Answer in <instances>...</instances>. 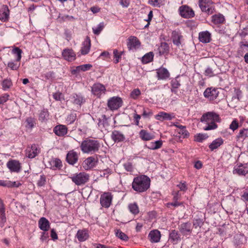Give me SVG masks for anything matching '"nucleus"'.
Segmentation results:
<instances>
[{"instance_id":"dca6fc26","label":"nucleus","mask_w":248,"mask_h":248,"mask_svg":"<svg viewBox=\"0 0 248 248\" xmlns=\"http://www.w3.org/2000/svg\"><path fill=\"white\" fill-rule=\"evenodd\" d=\"M53 132L57 136L62 137L67 133V128L64 125L59 124L54 127Z\"/></svg>"},{"instance_id":"37998d69","label":"nucleus","mask_w":248,"mask_h":248,"mask_svg":"<svg viewBox=\"0 0 248 248\" xmlns=\"http://www.w3.org/2000/svg\"><path fill=\"white\" fill-rule=\"evenodd\" d=\"M20 65V62L16 61V60L14 62H9L7 66L12 70H17Z\"/></svg>"},{"instance_id":"09e8293b","label":"nucleus","mask_w":248,"mask_h":248,"mask_svg":"<svg viewBox=\"0 0 248 248\" xmlns=\"http://www.w3.org/2000/svg\"><path fill=\"white\" fill-rule=\"evenodd\" d=\"M104 27V24L103 22L100 23L96 27L93 28V31L94 34L98 35L101 31L103 30Z\"/></svg>"},{"instance_id":"412c9836","label":"nucleus","mask_w":248,"mask_h":248,"mask_svg":"<svg viewBox=\"0 0 248 248\" xmlns=\"http://www.w3.org/2000/svg\"><path fill=\"white\" fill-rule=\"evenodd\" d=\"M76 237L79 242H83L88 239L89 235L87 230H79L77 232Z\"/></svg>"},{"instance_id":"6e6552de","label":"nucleus","mask_w":248,"mask_h":248,"mask_svg":"<svg viewBox=\"0 0 248 248\" xmlns=\"http://www.w3.org/2000/svg\"><path fill=\"white\" fill-rule=\"evenodd\" d=\"M98 162L97 156L87 158L83 162V167L85 170H89L96 166Z\"/></svg>"},{"instance_id":"1a4fd4ad","label":"nucleus","mask_w":248,"mask_h":248,"mask_svg":"<svg viewBox=\"0 0 248 248\" xmlns=\"http://www.w3.org/2000/svg\"><path fill=\"white\" fill-rule=\"evenodd\" d=\"M218 94L217 89L212 87L207 88L203 93L204 96L210 101L216 99Z\"/></svg>"},{"instance_id":"052dcab7","label":"nucleus","mask_w":248,"mask_h":248,"mask_svg":"<svg viewBox=\"0 0 248 248\" xmlns=\"http://www.w3.org/2000/svg\"><path fill=\"white\" fill-rule=\"evenodd\" d=\"M178 133L180 134H181V136L183 138H186L188 137L189 136V133L188 132V131H187L186 130V126L184 127V128H182V129L179 130V131H178Z\"/></svg>"},{"instance_id":"8fccbe9b","label":"nucleus","mask_w":248,"mask_h":248,"mask_svg":"<svg viewBox=\"0 0 248 248\" xmlns=\"http://www.w3.org/2000/svg\"><path fill=\"white\" fill-rule=\"evenodd\" d=\"M245 240V237L243 235H236L234 236V244L239 246L243 243Z\"/></svg>"},{"instance_id":"de8ad7c7","label":"nucleus","mask_w":248,"mask_h":248,"mask_svg":"<svg viewBox=\"0 0 248 248\" xmlns=\"http://www.w3.org/2000/svg\"><path fill=\"white\" fill-rule=\"evenodd\" d=\"M171 85L172 87L171 92L176 93L177 92L176 89L180 86V83L176 79H175L171 80Z\"/></svg>"},{"instance_id":"2eb2a0df","label":"nucleus","mask_w":248,"mask_h":248,"mask_svg":"<svg viewBox=\"0 0 248 248\" xmlns=\"http://www.w3.org/2000/svg\"><path fill=\"white\" fill-rule=\"evenodd\" d=\"M7 167L11 171L13 172H18L21 169L20 163L16 160L9 161L7 163Z\"/></svg>"},{"instance_id":"9b49d317","label":"nucleus","mask_w":248,"mask_h":248,"mask_svg":"<svg viewBox=\"0 0 248 248\" xmlns=\"http://www.w3.org/2000/svg\"><path fill=\"white\" fill-rule=\"evenodd\" d=\"M127 46L129 50L137 49L140 47V43L136 37L130 36L128 39Z\"/></svg>"},{"instance_id":"ddd939ff","label":"nucleus","mask_w":248,"mask_h":248,"mask_svg":"<svg viewBox=\"0 0 248 248\" xmlns=\"http://www.w3.org/2000/svg\"><path fill=\"white\" fill-rule=\"evenodd\" d=\"M78 156L77 153L73 150L68 152L66 155V160L67 163L70 165H74L78 160Z\"/></svg>"},{"instance_id":"864d4df0","label":"nucleus","mask_w":248,"mask_h":248,"mask_svg":"<svg viewBox=\"0 0 248 248\" xmlns=\"http://www.w3.org/2000/svg\"><path fill=\"white\" fill-rule=\"evenodd\" d=\"M208 137L206 134H198L195 136V140L197 142H202Z\"/></svg>"},{"instance_id":"473e14b6","label":"nucleus","mask_w":248,"mask_h":248,"mask_svg":"<svg viewBox=\"0 0 248 248\" xmlns=\"http://www.w3.org/2000/svg\"><path fill=\"white\" fill-rule=\"evenodd\" d=\"M223 143V140L221 138H218L212 141V142L209 145V148L211 151L218 148Z\"/></svg>"},{"instance_id":"13d9d810","label":"nucleus","mask_w":248,"mask_h":248,"mask_svg":"<svg viewBox=\"0 0 248 248\" xmlns=\"http://www.w3.org/2000/svg\"><path fill=\"white\" fill-rule=\"evenodd\" d=\"M239 127V124L236 119H234L229 126V128L233 131L236 130Z\"/></svg>"},{"instance_id":"c9c22d12","label":"nucleus","mask_w":248,"mask_h":248,"mask_svg":"<svg viewBox=\"0 0 248 248\" xmlns=\"http://www.w3.org/2000/svg\"><path fill=\"white\" fill-rule=\"evenodd\" d=\"M50 168L55 170L60 169L62 166V163L60 159L58 158L52 159L49 161Z\"/></svg>"},{"instance_id":"338daca9","label":"nucleus","mask_w":248,"mask_h":248,"mask_svg":"<svg viewBox=\"0 0 248 248\" xmlns=\"http://www.w3.org/2000/svg\"><path fill=\"white\" fill-rule=\"evenodd\" d=\"M148 3L154 6L159 7L161 0H149Z\"/></svg>"},{"instance_id":"c756f323","label":"nucleus","mask_w":248,"mask_h":248,"mask_svg":"<svg viewBox=\"0 0 248 248\" xmlns=\"http://www.w3.org/2000/svg\"><path fill=\"white\" fill-rule=\"evenodd\" d=\"M158 79H165L170 76V73L168 70L165 68H159L157 72Z\"/></svg>"},{"instance_id":"58836bf2","label":"nucleus","mask_w":248,"mask_h":248,"mask_svg":"<svg viewBox=\"0 0 248 248\" xmlns=\"http://www.w3.org/2000/svg\"><path fill=\"white\" fill-rule=\"evenodd\" d=\"M162 145V142L161 140H157L155 142H152L146 145L147 147L151 150L158 149Z\"/></svg>"},{"instance_id":"f257e3e1","label":"nucleus","mask_w":248,"mask_h":248,"mask_svg":"<svg viewBox=\"0 0 248 248\" xmlns=\"http://www.w3.org/2000/svg\"><path fill=\"white\" fill-rule=\"evenodd\" d=\"M220 117L218 114L214 111H209L202 114L201 118V122L207 124L203 127L206 131L215 129L217 125L216 122H220Z\"/></svg>"},{"instance_id":"f3484780","label":"nucleus","mask_w":248,"mask_h":248,"mask_svg":"<svg viewBox=\"0 0 248 248\" xmlns=\"http://www.w3.org/2000/svg\"><path fill=\"white\" fill-rule=\"evenodd\" d=\"M148 238L151 242L157 243L161 238L160 232L157 230L151 231L148 234Z\"/></svg>"},{"instance_id":"f704fd0d","label":"nucleus","mask_w":248,"mask_h":248,"mask_svg":"<svg viewBox=\"0 0 248 248\" xmlns=\"http://www.w3.org/2000/svg\"><path fill=\"white\" fill-rule=\"evenodd\" d=\"M49 118L48 111L46 109H43L39 114V120L42 122H46Z\"/></svg>"},{"instance_id":"0eeeda50","label":"nucleus","mask_w":248,"mask_h":248,"mask_svg":"<svg viewBox=\"0 0 248 248\" xmlns=\"http://www.w3.org/2000/svg\"><path fill=\"white\" fill-rule=\"evenodd\" d=\"M179 11L181 16L184 18H189L194 16V11L187 5H182L179 8Z\"/></svg>"},{"instance_id":"72a5a7b5","label":"nucleus","mask_w":248,"mask_h":248,"mask_svg":"<svg viewBox=\"0 0 248 248\" xmlns=\"http://www.w3.org/2000/svg\"><path fill=\"white\" fill-rule=\"evenodd\" d=\"M21 184L20 183L16 184V182H11L7 180H0V186L12 187H18Z\"/></svg>"},{"instance_id":"4be33fe9","label":"nucleus","mask_w":248,"mask_h":248,"mask_svg":"<svg viewBox=\"0 0 248 248\" xmlns=\"http://www.w3.org/2000/svg\"><path fill=\"white\" fill-rule=\"evenodd\" d=\"M183 36L179 31H174L171 33V39L173 44L180 46L181 44V40Z\"/></svg>"},{"instance_id":"69168bd1","label":"nucleus","mask_w":248,"mask_h":248,"mask_svg":"<svg viewBox=\"0 0 248 248\" xmlns=\"http://www.w3.org/2000/svg\"><path fill=\"white\" fill-rule=\"evenodd\" d=\"M81 71H86L89 70L92 67V65L91 64H85L79 65Z\"/></svg>"},{"instance_id":"4d7b16f0","label":"nucleus","mask_w":248,"mask_h":248,"mask_svg":"<svg viewBox=\"0 0 248 248\" xmlns=\"http://www.w3.org/2000/svg\"><path fill=\"white\" fill-rule=\"evenodd\" d=\"M11 85L12 82L9 79H4L2 83V88L5 90L9 89Z\"/></svg>"},{"instance_id":"3c124183","label":"nucleus","mask_w":248,"mask_h":248,"mask_svg":"<svg viewBox=\"0 0 248 248\" xmlns=\"http://www.w3.org/2000/svg\"><path fill=\"white\" fill-rule=\"evenodd\" d=\"M75 19V18L74 16L68 15L61 16V15H59L58 17V19L60 21H72L74 20Z\"/></svg>"},{"instance_id":"c03bdc74","label":"nucleus","mask_w":248,"mask_h":248,"mask_svg":"<svg viewBox=\"0 0 248 248\" xmlns=\"http://www.w3.org/2000/svg\"><path fill=\"white\" fill-rule=\"evenodd\" d=\"M237 139H245L248 137V128H243L239 131L236 136Z\"/></svg>"},{"instance_id":"c85d7f7f","label":"nucleus","mask_w":248,"mask_h":248,"mask_svg":"<svg viewBox=\"0 0 248 248\" xmlns=\"http://www.w3.org/2000/svg\"><path fill=\"white\" fill-rule=\"evenodd\" d=\"M174 116H172L170 113H168L165 112H160L157 115L155 116V118L159 121L164 120H171Z\"/></svg>"},{"instance_id":"a878e982","label":"nucleus","mask_w":248,"mask_h":248,"mask_svg":"<svg viewBox=\"0 0 248 248\" xmlns=\"http://www.w3.org/2000/svg\"><path fill=\"white\" fill-rule=\"evenodd\" d=\"M38 224L40 229L44 232L47 231L50 227L49 221L44 217L39 219Z\"/></svg>"},{"instance_id":"6ab92c4d","label":"nucleus","mask_w":248,"mask_h":248,"mask_svg":"<svg viewBox=\"0 0 248 248\" xmlns=\"http://www.w3.org/2000/svg\"><path fill=\"white\" fill-rule=\"evenodd\" d=\"M209 0H199V5L201 10L208 14L212 12V9L209 7Z\"/></svg>"},{"instance_id":"e2e57ef3","label":"nucleus","mask_w":248,"mask_h":248,"mask_svg":"<svg viewBox=\"0 0 248 248\" xmlns=\"http://www.w3.org/2000/svg\"><path fill=\"white\" fill-rule=\"evenodd\" d=\"M46 182V178L45 175H42L40 176L39 180L37 182V185L39 186H44Z\"/></svg>"},{"instance_id":"6e6d98bb","label":"nucleus","mask_w":248,"mask_h":248,"mask_svg":"<svg viewBox=\"0 0 248 248\" xmlns=\"http://www.w3.org/2000/svg\"><path fill=\"white\" fill-rule=\"evenodd\" d=\"M124 169L128 172H132L134 170L133 166L131 162H126L124 164Z\"/></svg>"},{"instance_id":"79ce46f5","label":"nucleus","mask_w":248,"mask_h":248,"mask_svg":"<svg viewBox=\"0 0 248 248\" xmlns=\"http://www.w3.org/2000/svg\"><path fill=\"white\" fill-rule=\"evenodd\" d=\"M12 53L16 55V61L20 62L22 57V50L18 47H14L12 51Z\"/></svg>"},{"instance_id":"680f3d73","label":"nucleus","mask_w":248,"mask_h":248,"mask_svg":"<svg viewBox=\"0 0 248 248\" xmlns=\"http://www.w3.org/2000/svg\"><path fill=\"white\" fill-rule=\"evenodd\" d=\"M76 118L77 116L75 114H71L68 116L66 119V121L69 124H71L75 121V120H76Z\"/></svg>"},{"instance_id":"5701e85b","label":"nucleus","mask_w":248,"mask_h":248,"mask_svg":"<svg viewBox=\"0 0 248 248\" xmlns=\"http://www.w3.org/2000/svg\"><path fill=\"white\" fill-rule=\"evenodd\" d=\"M111 137L115 142H122L125 140L124 135L121 132L118 130H114L112 132Z\"/></svg>"},{"instance_id":"cd10ccee","label":"nucleus","mask_w":248,"mask_h":248,"mask_svg":"<svg viewBox=\"0 0 248 248\" xmlns=\"http://www.w3.org/2000/svg\"><path fill=\"white\" fill-rule=\"evenodd\" d=\"M169 239L173 244H176L181 240L180 234L178 232L175 230H172L170 232Z\"/></svg>"},{"instance_id":"7ed1b4c3","label":"nucleus","mask_w":248,"mask_h":248,"mask_svg":"<svg viewBox=\"0 0 248 248\" xmlns=\"http://www.w3.org/2000/svg\"><path fill=\"white\" fill-rule=\"evenodd\" d=\"M150 179L144 175L135 177L132 183L133 189L138 192H143L150 187Z\"/></svg>"},{"instance_id":"7c9ffc66","label":"nucleus","mask_w":248,"mask_h":248,"mask_svg":"<svg viewBox=\"0 0 248 248\" xmlns=\"http://www.w3.org/2000/svg\"><path fill=\"white\" fill-rule=\"evenodd\" d=\"M233 174H237L239 175H245L248 173V168L243 165H240L237 167H235L233 170Z\"/></svg>"},{"instance_id":"423d86ee","label":"nucleus","mask_w":248,"mask_h":248,"mask_svg":"<svg viewBox=\"0 0 248 248\" xmlns=\"http://www.w3.org/2000/svg\"><path fill=\"white\" fill-rule=\"evenodd\" d=\"M113 196L110 192H104L102 194L100 198V202L101 206L104 208H108L110 207Z\"/></svg>"},{"instance_id":"4468645a","label":"nucleus","mask_w":248,"mask_h":248,"mask_svg":"<svg viewBox=\"0 0 248 248\" xmlns=\"http://www.w3.org/2000/svg\"><path fill=\"white\" fill-rule=\"evenodd\" d=\"M10 11L6 5H2L0 8V20L3 22L8 20Z\"/></svg>"},{"instance_id":"39448f33","label":"nucleus","mask_w":248,"mask_h":248,"mask_svg":"<svg viewBox=\"0 0 248 248\" xmlns=\"http://www.w3.org/2000/svg\"><path fill=\"white\" fill-rule=\"evenodd\" d=\"M123 104V101L121 97L113 96L108 100L107 105L111 110H115L120 108Z\"/></svg>"},{"instance_id":"a19ab883","label":"nucleus","mask_w":248,"mask_h":248,"mask_svg":"<svg viewBox=\"0 0 248 248\" xmlns=\"http://www.w3.org/2000/svg\"><path fill=\"white\" fill-rule=\"evenodd\" d=\"M154 54L152 52H150L144 55L142 58V62L143 63H148L152 62L153 60Z\"/></svg>"},{"instance_id":"393cba45","label":"nucleus","mask_w":248,"mask_h":248,"mask_svg":"<svg viewBox=\"0 0 248 248\" xmlns=\"http://www.w3.org/2000/svg\"><path fill=\"white\" fill-rule=\"evenodd\" d=\"M157 51L160 56L167 55L169 53L170 47L166 42H162L157 48Z\"/></svg>"},{"instance_id":"ea45409f","label":"nucleus","mask_w":248,"mask_h":248,"mask_svg":"<svg viewBox=\"0 0 248 248\" xmlns=\"http://www.w3.org/2000/svg\"><path fill=\"white\" fill-rule=\"evenodd\" d=\"M115 235L122 240L127 241L128 240V237L124 232H122L120 229L115 230Z\"/></svg>"},{"instance_id":"b1692460","label":"nucleus","mask_w":248,"mask_h":248,"mask_svg":"<svg viewBox=\"0 0 248 248\" xmlns=\"http://www.w3.org/2000/svg\"><path fill=\"white\" fill-rule=\"evenodd\" d=\"M91 48V40L88 36H87L82 43V46L81 49V53L83 55L88 54Z\"/></svg>"},{"instance_id":"a211bd4d","label":"nucleus","mask_w":248,"mask_h":248,"mask_svg":"<svg viewBox=\"0 0 248 248\" xmlns=\"http://www.w3.org/2000/svg\"><path fill=\"white\" fill-rule=\"evenodd\" d=\"M62 55L64 59L68 61H73L76 58V54L72 49L69 48L64 49L62 52Z\"/></svg>"},{"instance_id":"f8f14e48","label":"nucleus","mask_w":248,"mask_h":248,"mask_svg":"<svg viewBox=\"0 0 248 248\" xmlns=\"http://www.w3.org/2000/svg\"><path fill=\"white\" fill-rule=\"evenodd\" d=\"M105 87L101 83H95L92 88L93 93L98 97H100L102 94L105 93Z\"/></svg>"},{"instance_id":"f03ea898","label":"nucleus","mask_w":248,"mask_h":248,"mask_svg":"<svg viewBox=\"0 0 248 248\" xmlns=\"http://www.w3.org/2000/svg\"><path fill=\"white\" fill-rule=\"evenodd\" d=\"M100 146L101 145L98 140L86 139L82 141L80 148L83 153L92 155L97 152Z\"/></svg>"},{"instance_id":"20e7f679","label":"nucleus","mask_w":248,"mask_h":248,"mask_svg":"<svg viewBox=\"0 0 248 248\" xmlns=\"http://www.w3.org/2000/svg\"><path fill=\"white\" fill-rule=\"evenodd\" d=\"M90 176L85 172L76 173L70 177L72 181L77 186L84 185L89 180Z\"/></svg>"},{"instance_id":"aec40b11","label":"nucleus","mask_w":248,"mask_h":248,"mask_svg":"<svg viewBox=\"0 0 248 248\" xmlns=\"http://www.w3.org/2000/svg\"><path fill=\"white\" fill-rule=\"evenodd\" d=\"M38 154V148L35 144L32 145L31 147H28L26 150V155L30 158L35 157Z\"/></svg>"},{"instance_id":"2f4dec72","label":"nucleus","mask_w":248,"mask_h":248,"mask_svg":"<svg viewBox=\"0 0 248 248\" xmlns=\"http://www.w3.org/2000/svg\"><path fill=\"white\" fill-rule=\"evenodd\" d=\"M140 137L145 141L150 140L153 139L155 137L154 135L149 133L147 131L142 129L139 133Z\"/></svg>"},{"instance_id":"4c0bfd02","label":"nucleus","mask_w":248,"mask_h":248,"mask_svg":"<svg viewBox=\"0 0 248 248\" xmlns=\"http://www.w3.org/2000/svg\"><path fill=\"white\" fill-rule=\"evenodd\" d=\"M73 103L74 104L81 105L85 102V99L80 94H74L73 96Z\"/></svg>"},{"instance_id":"9d476101","label":"nucleus","mask_w":248,"mask_h":248,"mask_svg":"<svg viewBox=\"0 0 248 248\" xmlns=\"http://www.w3.org/2000/svg\"><path fill=\"white\" fill-rule=\"evenodd\" d=\"M180 232L184 235H189L192 232V227L189 222L182 223L179 226Z\"/></svg>"},{"instance_id":"603ef678","label":"nucleus","mask_w":248,"mask_h":248,"mask_svg":"<svg viewBox=\"0 0 248 248\" xmlns=\"http://www.w3.org/2000/svg\"><path fill=\"white\" fill-rule=\"evenodd\" d=\"M27 123L26 127L30 128H32L34 127L35 123V120L32 117H28L26 120Z\"/></svg>"},{"instance_id":"5fc2aeb1","label":"nucleus","mask_w":248,"mask_h":248,"mask_svg":"<svg viewBox=\"0 0 248 248\" xmlns=\"http://www.w3.org/2000/svg\"><path fill=\"white\" fill-rule=\"evenodd\" d=\"M141 94L140 91L138 88L133 90L130 93V96L134 99H137Z\"/></svg>"},{"instance_id":"e433bc0d","label":"nucleus","mask_w":248,"mask_h":248,"mask_svg":"<svg viewBox=\"0 0 248 248\" xmlns=\"http://www.w3.org/2000/svg\"><path fill=\"white\" fill-rule=\"evenodd\" d=\"M224 21V16L221 14L215 15L212 17V21L216 24L223 23Z\"/></svg>"},{"instance_id":"a18cd8bd","label":"nucleus","mask_w":248,"mask_h":248,"mask_svg":"<svg viewBox=\"0 0 248 248\" xmlns=\"http://www.w3.org/2000/svg\"><path fill=\"white\" fill-rule=\"evenodd\" d=\"M112 173V170L109 168L101 170L99 171V175L102 177H105L108 178L109 175Z\"/></svg>"},{"instance_id":"0e129e2a","label":"nucleus","mask_w":248,"mask_h":248,"mask_svg":"<svg viewBox=\"0 0 248 248\" xmlns=\"http://www.w3.org/2000/svg\"><path fill=\"white\" fill-rule=\"evenodd\" d=\"M235 95L232 97V99H237L238 100L242 97V92L239 89H235L234 90Z\"/></svg>"},{"instance_id":"49530a36","label":"nucleus","mask_w":248,"mask_h":248,"mask_svg":"<svg viewBox=\"0 0 248 248\" xmlns=\"http://www.w3.org/2000/svg\"><path fill=\"white\" fill-rule=\"evenodd\" d=\"M129 209L131 213L136 215L139 213V209L138 205L136 203H131L128 205Z\"/></svg>"},{"instance_id":"bf43d9fd","label":"nucleus","mask_w":248,"mask_h":248,"mask_svg":"<svg viewBox=\"0 0 248 248\" xmlns=\"http://www.w3.org/2000/svg\"><path fill=\"white\" fill-rule=\"evenodd\" d=\"M204 74L206 76L210 77H213L215 75L214 70L211 67H208L205 70Z\"/></svg>"},{"instance_id":"774afa93","label":"nucleus","mask_w":248,"mask_h":248,"mask_svg":"<svg viewBox=\"0 0 248 248\" xmlns=\"http://www.w3.org/2000/svg\"><path fill=\"white\" fill-rule=\"evenodd\" d=\"M241 198L244 202H248V190H246L243 191V193L241 196Z\"/></svg>"},{"instance_id":"bb28decb","label":"nucleus","mask_w":248,"mask_h":248,"mask_svg":"<svg viewBox=\"0 0 248 248\" xmlns=\"http://www.w3.org/2000/svg\"><path fill=\"white\" fill-rule=\"evenodd\" d=\"M199 39L200 41L202 43H209L211 40V34L208 31L201 32L199 33Z\"/></svg>"}]
</instances>
